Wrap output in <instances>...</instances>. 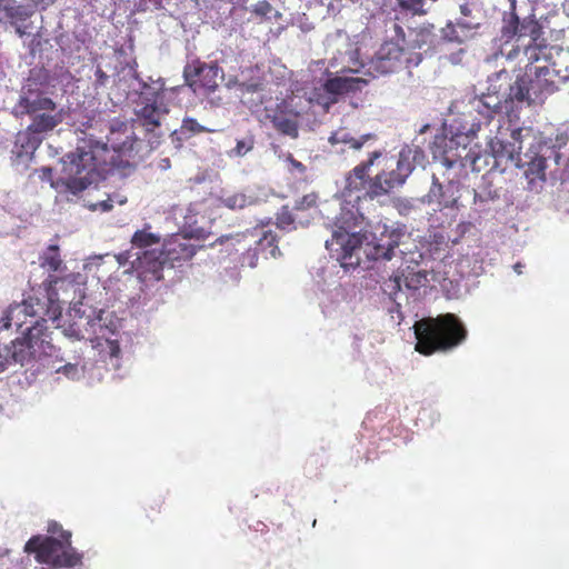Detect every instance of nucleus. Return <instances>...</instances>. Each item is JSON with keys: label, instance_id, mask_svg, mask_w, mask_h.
<instances>
[{"label": "nucleus", "instance_id": "obj_1", "mask_svg": "<svg viewBox=\"0 0 569 569\" xmlns=\"http://www.w3.org/2000/svg\"><path fill=\"white\" fill-rule=\"evenodd\" d=\"M67 280L68 277L49 274L42 283L46 290V300L30 296L21 303L9 306L0 318V329H8L14 325L20 330L28 325L22 330V337L11 342V357L16 362L23 366L42 353H48V349H52L47 340L49 336L46 317L49 315L50 308L58 301L59 286Z\"/></svg>", "mask_w": 569, "mask_h": 569}, {"label": "nucleus", "instance_id": "obj_2", "mask_svg": "<svg viewBox=\"0 0 569 569\" xmlns=\"http://www.w3.org/2000/svg\"><path fill=\"white\" fill-rule=\"evenodd\" d=\"M365 218L352 212L342 213L340 226L333 231L326 248L338 252L341 264H353L352 256L363 247V252L371 260H391L395 249L399 247L402 233L396 229L385 230L379 238L362 229Z\"/></svg>", "mask_w": 569, "mask_h": 569}, {"label": "nucleus", "instance_id": "obj_3", "mask_svg": "<svg viewBox=\"0 0 569 569\" xmlns=\"http://www.w3.org/2000/svg\"><path fill=\"white\" fill-rule=\"evenodd\" d=\"M104 151V146L89 149L77 147L73 152L62 158V177L53 179V170L50 167H42L39 169V178L41 181L50 182L59 192L77 196L102 177L104 161H101L98 154Z\"/></svg>", "mask_w": 569, "mask_h": 569}, {"label": "nucleus", "instance_id": "obj_4", "mask_svg": "<svg viewBox=\"0 0 569 569\" xmlns=\"http://www.w3.org/2000/svg\"><path fill=\"white\" fill-rule=\"evenodd\" d=\"M417 339L415 350L423 356L448 352L462 345L468 330L455 313L427 317L413 326Z\"/></svg>", "mask_w": 569, "mask_h": 569}, {"label": "nucleus", "instance_id": "obj_5", "mask_svg": "<svg viewBox=\"0 0 569 569\" xmlns=\"http://www.w3.org/2000/svg\"><path fill=\"white\" fill-rule=\"evenodd\" d=\"M24 551L34 553L36 560L53 568H73L82 563V555L71 546V532H63L61 539L52 536H33Z\"/></svg>", "mask_w": 569, "mask_h": 569}, {"label": "nucleus", "instance_id": "obj_6", "mask_svg": "<svg viewBox=\"0 0 569 569\" xmlns=\"http://www.w3.org/2000/svg\"><path fill=\"white\" fill-rule=\"evenodd\" d=\"M510 86L509 97L512 101L528 104L542 103L543 100L557 90L556 71L549 66L529 68Z\"/></svg>", "mask_w": 569, "mask_h": 569}, {"label": "nucleus", "instance_id": "obj_7", "mask_svg": "<svg viewBox=\"0 0 569 569\" xmlns=\"http://www.w3.org/2000/svg\"><path fill=\"white\" fill-rule=\"evenodd\" d=\"M18 107L22 113L30 116L32 130L46 134L62 123L64 119L63 109H59L57 103L43 93L21 97Z\"/></svg>", "mask_w": 569, "mask_h": 569}, {"label": "nucleus", "instance_id": "obj_8", "mask_svg": "<svg viewBox=\"0 0 569 569\" xmlns=\"http://www.w3.org/2000/svg\"><path fill=\"white\" fill-rule=\"evenodd\" d=\"M502 33L505 37L511 38L517 36L519 39L529 37V42L525 46V56L530 64L547 60L548 46L542 36V27L532 18H526L521 22L519 18L512 12L509 19L506 20Z\"/></svg>", "mask_w": 569, "mask_h": 569}, {"label": "nucleus", "instance_id": "obj_9", "mask_svg": "<svg viewBox=\"0 0 569 569\" xmlns=\"http://www.w3.org/2000/svg\"><path fill=\"white\" fill-rule=\"evenodd\" d=\"M415 169L413 150L403 147L396 161V168H387L376 174L372 191L379 197L389 194L393 189L405 184Z\"/></svg>", "mask_w": 569, "mask_h": 569}, {"label": "nucleus", "instance_id": "obj_10", "mask_svg": "<svg viewBox=\"0 0 569 569\" xmlns=\"http://www.w3.org/2000/svg\"><path fill=\"white\" fill-rule=\"evenodd\" d=\"M382 156L380 150H375L369 153L368 159L358 163L352 170H350L346 174L345 187H343V196L351 197L356 194L358 200L360 199H376L379 198L372 191L373 182H376V176L370 177L369 170L375 164L376 160H378Z\"/></svg>", "mask_w": 569, "mask_h": 569}, {"label": "nucleus", "instance_id": "obj_11", "mask_svg": "<svg viewBox=\"0 0 569 569\" xmlns=\"http://www.w3.org/2000/svg\"><path fill=\"white\" fill-rule=\"evenodd\" d=\"M208 232L201 227H191L186 233H174L164 240L162 244L161 256L163 260L171 267L190 260L196 251L197 246L191 242L192 238L198 240L206 239Z\"/></svg>", "mask_w": 569, "mask_h": 569}, {"label": "nucleus", "instance_id": "obj_12", "mask_svg": "<svg viewBox=\"0 0 569 569\" xmlns=\"http://www.w3.org/2000/svg\"><path fill=\"white\" fill-rule=\"evenodd\" d=\"M183 77L193 91L203 89L206 92H213L218 88V79L221 78L217 64L200 60L188 63L183 69Z\"/></svg>", "mask_w": 569, "mask_h": 569}, {"label": "nucleus", "instance_id": "obj_13", "mask_svg": "<svg viewBox=\"0 0 569 569\" xmlns=\"http://www.w3.org/2000/svg\"><path fill=\"white\" fill-rule=\"evenodd\" d=\"M522 131V128L512 129L510 133L511 141H506L499 136L491 139L489 146L493 157L497 160L507 159L516 167H525L521 158Z\"/></svg>", "mask_w": 569, "mask_h": 569}, {"label": "nucleus", "instance_id": "obj_14", "mask_svg": "<svg viewBox=\"0 0 569 569\" xmlns=\"http://www.w3.org/2000/svg\"><path fill=\"white\" fill-rule=\"evenodd\" d=\"M403 49L395 41H385L370 60V69L379 74L395 72L401 64Z\"/></svg>", "mask_w": 569, "mask_h": 569}, {"label": "nucleus", "instance_id": "obj_15", "mask_svg": "<svg viewBox=\"0 0 569 569\" xmlns=\"http://www.w3.org/2000/svg\"><path fill=\"white\" fill-rule=\"evenodd\" d=\"M427 198L429 203H437L440 208L453 209L458 204V188L452 182L442 184L433 174Z\"/></svg>", "mask_w": 569, "mask_h": 569}, {"label": "nucleus", "instance_id": "obj_16", "mask_svg": "<svg viewBox=\"0 0 569 569\" xmlns=\"http://www.w3.org/2000/svg\"><path fill=\"white\" fill-rule=\"evenodd\" d=\"M141 107L136 111L140 124L148 132H153L161 126V119L168 114L169 109L163 102H140Z\"/></svg>", "mask_w": 569, "mask_h": 569}, {"label": "nucleus", "instance_id": "obj_17", "mask_svg": "<svg viewBox=\"0 0 569 569\" xmlns=\"http://www.w3.org/2000/svg\"><path fill=\"white\" fill-rule=\"evenodd\" d=\"M42 141L43 134L32 130V128L28 126L23 131L18 132L13 152L18 158H30L40 147Z\"/></svg>", "mask_w": 569, "mask_h": 569}, {"label": "nucleus", "instance_id": "obj_18", "mask_svg": "<svg viewBox=\"0 0 569 569\" xmlns=\"http://www.w3.org/2000/svg\"><path fill=\"white\" fill-rule=\"evenodd\" d=\"M367 83L368 81L360 77H333L325 81L323 89L330 94L339 96L360 91Z\"/></svg>", "mask_w": 569, "mask_h": 569}, {"label": "nucleus", "instance_id": "obj_19", "mask_svg": "<svg viewBox=\"0 0 569 569\" xmlns=\"http://www.w3.org/2000/svg\"><path fill=\"white\" fill-rule=\"evenodd\" d=\"M297 118L298 113L280 107H278L274 113L270 117L273 128L280 133L291 138H297L299 134Z\"/></svg>", "mask_w": 569, "mask_h": 569}, {"label": "nucleus", "instance_id": "obj_20", "mask_svg": "<svg viewBox=\"0 0 569 569\" xmlns=\"http://www.w3.org/2000/svg\"><path fill=\"white\" fill-rule=\"evenodd\" d=\"M168 264L161 256V251L157 254L154 251L146 250L142 256L137 257V270L147 277V273H151V278L160 280L162 278L163 266Z\"/></svg>", "mask_w": 569, "mask_h": 569}, {"label": "nucleus", "instance_id": "obj_21", "mask_svg": "<svg viewBox=\"0 0 569 569\" xmlns=\"http://www.w3.org/2000/svg\"><path fill=\"white\" fill-rule=\"evenodd\" d=\"M133 78L140 82L139 99L140 102H163L164 97V82L161 79L150 81H143L139 78L137 71H134Z\"/></svg>", "mask_w": 569, "mask_h": 569}, {"label": "nucleus", "instance_id": "obj_22", "mask_svg": "<svg viewBox=\"0 0 569 569\" xmlns=\"http://www.w3.org/2000/svg\"><path fill=\"white\" fill-rule=\"evenodd\" d=\"M377 134L375 133H365L360 137H353L350 132L345 129H340L335 131L330 138L329 142L335 146L338 143L347 144L352 150H360L365 144L370 141H376Z\"/></svg>", "mask_w": 569, "mask_h": 569}, {"label": "nucleus", "instance_id": "obj_23", "mask_svg": "<svg viewBox=\"0 0 569 569\" xmlns=\"http://www.w3.org/2000/svg\"><path fill=\"white\" fill-rule=\"evenodd\" d=\"M526 158L529 160H522V164H525V167L518 168L523 169V176L528 180V183L533 184L538 180L545 181L547 168L546 158L539 154H535L533 157L526 154Z\"/></svg>", "mask_w": 569, "mask_h": 569}, {"label": "nucleus", "instance_id": "obj_24", "mask_svg": "<svg viewBox=\"0 0 569 569\" xmlns=\"http://www.w3.org/2000/svg\"><path fill=\"white\" fill-rule=\"evenodd\" d=\"M259 253L262 254L264 258H277L278 256H280V250L278 247V237L271 230L263 231L260 238L258 239L253 256L257 257V254Z\"/></svg>", "mask_w": 569, "mask_h": 569}, {"label": "nucleus", "instance_id": "obj_25", "mask_svg": "<svg viewBox=\"0 0 569 569\" xmlns=\"http://www.w3.org/2000/svg\"><path fill=\"white\" fill-rule=\"evenodd\" d=\"M443 39L450 42L463 43L473 37L471 26L465 22H449L442 29Z\"/></svg>", "mask_w": 569, "mask_h": 569}, {"label": "nucleus", "instance_id": "obj_26", "mask_svg": "<svg viewBox=\"0 0 569 569\" xmlns=\"http://www.w3.org/2000/svg\"><path fill=\"white\" fill-rule=\"evenodd\" d=\"M39 260L40 266L50 272L59 271L63 263L57 244H50L40 256Z\"/></svg>", "mask_w": 569, "mask_h": 569}, {"label": "nucleus", "instance_id": "obj_27", "mask_svg": "<svg viewBox=\"0 0 569 569\" xmlns=\"http://www.w3.org/2000/svg\"><path fill=\"white\" fill-rule=\"evenodd\" d=\"M301 219L302 217L292 211V208L290 209L289 206H282L277 214V227L282 230H292L296 229L297 221L302 224Z\"/></svg>", "mask_w": 569, "mask_h": 569}, {"label": "nucleus", "instance_id": "obj_28", "mask_svg": "<svg viewBox=\"0 0 569 569\" xmlns=\"http://www.w3.org/2000/svg\"><path fill=\"white\" fill-rule=\"evenodd\" d=\"M428 0H396L397 7L403 13H409L411 16H423L428 12V8H426ZM431 2H436L437 0H430Z\"/></svg>", "mask_w": 569, "mask_h": 569}, {"label": "nucleus", "instance_id": "obj_29", "mask_svg": "<svg viewBox=\"0 0 569 569\" xmlns=\"http://www.w3.org/2000/svg\"><path fill=\"white\" fill-rule=\"evenodd\" d=\"M160 240H161L160 236H158L153 232H150L147 229H142V230H137L133 233V236L131 238V243L136 248L146 249V248H149V247L160 243Z\"/></svg>", "mask_w": 569, "mask_h": 569}, {"label": "nucleus", "instance_id": "obj_30", "mask_svg": "<svg viewBox=\"0 0 569 569\" xmlns=\"http://www.w3.org/2000/svg\"><path fill=\"white\" fill-rule=\"evenodd\" d=\"M180 132L186 138H190L204 132H213V130L201 126L194 118L186 117L182 120Z\"/></svg>", "mask_w": 569, "mask_h": 569}, {"label": "nucleus", "instance_id": "obj_31", "mask_svg": "<svg viewBox=\"0 0 569 569\" xmlns=\"http://www.w3.org/2000/svg\"><path fill=\"white\" fill-rule=\"evenodd\" d=\"M318 202V194L316 192H311L308 194H305L299 200L295 202V206L292 207V211H295L298 216H301L305 218L306 216L303 213L308 212L311 209L317 208Z\"/></svg>", "mask_w": 569, "mask_h": 569}, {"label": "nucleus", "instance_id": "obj_32", "mask_svg": "<svg viewBox=\"0 0 569 569\" xmlns=\"http://www.w3.org/2000/svg\"><path fill=\"white\" fill-rule=\"evenodd\" d=\"M427 281V274L422 271H409L403 274L405 286L409 290H418Z\"/></svg>", "mask_w": 569, "mask_h": 569}, {"label": "nucleus", "instance_id": "obj_33", "mask_svg": "<svg viewBox=\"0 0 569 569\" xmlns=\"http://www.w3.org/2000/svg\"><path fill=\"white\" fill-rule=\"evenodd\" d=\"M250 11L257 17L263 19H270L271 16L280 17V13H278V11L274 10L271 3L266 0L259 1L256 4H253Z\"/></svg>", "mask_w": 569, "mask_h": 569}, {"label": "nucleus", "instance_id": "obj_34", "mask_svg": "<svg viewBox=\"0 0 569 569\" xmlns=\"http://www.w3.org/2000/svg\"><path fill=\"white\" fill-rule=\"evenodd\" d=\"M4 10L8 18L18 21H26L32 14V11L26 6L6 7Z\"/></svg>", "mask_w": 569, "mask_h": 569}, {"label": "nucleus", "instance_id": "obj_35", "mask_svg": "<svg viewBox=\"0 0 569 569\" xmlns=\"http://www.w3.org/2000/svg\"><path fill=\"white\" fill-rule=\"evenodd\" d=\"M254 147V137L252 134L247 136L243 139L237 141L236 147L232 149L231 153L236 157H243L248 152H250Z\"/></svg>", "mask_w": 569, "mask_h": 569}, {"label": "nucleus", "instance_id": "obj_36", "mask_svg": "<svg viewBox=\"0 0 569 569\" xmlns=\"http://www.w3.org/2000/svg\"><path fill=\"white\" fill-rule=\"evenodd\" d=\"M499 198L498 190H492L491 184L483 187L481 191H473V202L482 203L489 200H495Z\"/></svg>", "mask_w": 569, "mask_h": 569}, {"label": "nucleus", "instance_id": "obj_37", "mask_svg": "<svg viewBox=\"0 0 569 569\" xmlns=\"http://www.w3.org/2000/svg\"><path fill=\"white\" fill-rule=\"evenodd\" d=\"M222 203L232 210L242 209L248 204V199L243 193H236L223 198Z\"/></svg>", "mask_w": 569, "mask_h": 569}, {"label": "nucleus", "instance_id": "obj_38", "mask_svg": "<svg viewBox=\"0 0 569 569\" xmlns=\"http://www.w3.org/2000/svg\"><path fill=\"white\" fill-rule=\"evenodd\" d=\"M416 39L413 48L421 49L425 44L431 46L433 42L435 34L431 29H421L420 31H415Z\"/></svg>", "mask_w": 569, "mask_h": 569}, {"label": "nucleus", "instance_id": "obj_39", "mask_svg": "<svg viewBox=\"0 0 569 569\" xmlns=\"http://www.w3.org/2000/svg\"><path fill=\"white\" fill-rule=\"evenodd\" d=\"M493 97L491 96H488L486 97L485 99H481L479 102L482 104V107L486 109V110H479V112L481 114H483L486 118L488 119H492L493 118V114L496 113H499L500 112V106H499V101H496L493 103H491V99Z\"/></svg>", "mask_w": 569, "mask_h": 569}, {"label": "nucleus", "instance_id": "obj_40", "mask_svg": "<svg viewBox=\"0 0 569 569\" xmlns=\"http://www.w3.org/2000/svg\"><path fill=\"white\" fill-rule=\"evenodd\" d=\"M137 143V139L133 138V137H127V139L120 143V144H112V149L116 151V152H119L121 154H124V156H130L131 152L133 151L134 149V144Z\"/></svg>", "mask_w": 569, "mask_h": 569}, {"label": "nucleus", "instance_id": "obj_41", "mask_svg": "<svg viewBox=\"0 0 569 569\" xmlns=\"http://www.w3.org/2000/svg\"><path fill=\"white\" fill-rule=\"evenodd\" d=\"M12 346L6 348V355L0 353V373L3 372L9 365L17 363L12 357Z\"/></svg>", "mask_w": 569, "mask_h": 569}, {"label": "nucleus", "instance_id": "obj_42", "mask_svg": "<svg viewBox=\"0 0 569 569\" xmlns=\"http://www.w3.org/2000/svg\"><path fill=\"white\" fill-rule=\"evenodd\" d=\"M350 62L351 64L348 67L350 72H359L360 68L365 67V63L358 58V49L350 53Z\"/></svg>", "mask_w": 569, "mask_h": 569}, {"label": "nucleus", "instance_id": "obj_43", "mask_svg": "<svg viewBox=\"0 0 569 569\" xmlns=\"http://www.w3.org/2000/svg\"><path fill=\"white\" fill-rule=\"evenodd\" d=\"M106 346L109 352V356L114 359H119L121 349L119 342L117 340H106Z\"/></svg>", "mask_w": 569, "mask_h": 569}, {"label": "nucleus", "instance_id": "obj_44", "mask_svg": "<svg viewBox=\"0 0 569 569\" xmlns=\"http://www.w3.org/2000/svg\"><path fill=\"white\" fill-rule=\"evenodd\" d=\"M288 162L290 164L291 172L297 171L300 174H303L306 172V166L302 162L295 159L291 154H289L288 157Z\"/></svg>", "mask_w": 569, "mask_h": 569}, {"label": "nucleus", "instance_id": "obj_45", "mask_svg": "<svg viewBox=\"0 0 569 569\" xmlns=\"http://www.w3.org/2000/svg\"><path fill=\"white\" fill-rule=\"evenodd\" d=\"M63 333H64V336H67L71 339H74V340H80L83 338L80 330L78 328H76L74 325H70L68 328H64Z\"/></svg>", "mask_w": 569, "mask_h": 569}, {"label": "nucleus", "instance_id": "obj_46", "mask_svg": "<svg viewBox=\"0 0 569 569\" xmlns=\"http://www.w3.org/2000/svg\"><path fill=\"white\" fill-rule=\"evenodd\" d=\"M163 503V499L160 497L152 499L148 507L146 508L147 516L150 517V511L160 512L161 506Z\"/></svg>", "mask_w": 569, "mask_h": 569}, {"label": "nucleus", "instance_id": "obj_47", "mask_svg": "<svg viewBox=\"0 0 569 569\" xmlns=\"http://www.w3.org/2000/svg\"><path fill=\"white\" fill-rule=\"evenodd\" d=\"M48 532L52 536L58 535V539H61L62 533L67 531L62 530L61 526L58 522L52 521L48 525Z\"/></svg>", "mask_w": 569, "mask_h": 569}, {"label": "nucleus", "instance_id": "obj_48", "mask_svg": "<svg viewBox=\"0 0 569 569\" xmlns=\"http://www.w3.org/2000/svg\"><path fill=\"white\" fill-rule=\"evenodd\" d=\"M96 82L99 86H104L108 80V74L102 70V68L98 67L94 72Z\"/></svg>", "mask_w": 569, "mask_h": 569}, {"label": "nucleus", "instance_id": "obj_49", "mask_svg": "<svg viewBox=\"0 0 569 569\" xmlns=\"http://www.w3.org/2000/svg\"><path fill=\"white\" fill-rule=\"evenodd\" d=\"M388 288L391 289V292L396 293L401 288V279L400 277H395L393 279H390V283L387 284Z\"/></svg>", "mask_w": 569, "mask_h": 569}, {"label": "nucleus", "instance_id": "obj_50", "mask_svg": "<svg viewBox=\"0 0 569 569\" xmlns=\"http://www.w3.org/2000/svg\"><path fill=\"white\" fill-rule=\"evenodd\" d=\"M61 370L66 376L76 375L78 371L77 366L70 363L63 366L61 369L58 370V372H60Z\"/></svg>", "mask_w": 569, "mask_h": 569}, {"label": "nucleus", "instance_id": "obj_51", "mask_svg": "<svg viewBox=\"0 0 569 569\" xmlns=\"http://www.w3.org/2000/svg\"><path fill=\"white\" fill-rule=\"evenodd\" d=\"M129 258H130L129 251H123L117 256V259L120 264H124L129 260Z\"/></svg>", "mask_w": 569, "mask_h": 569}, {"label": "nucleus", "instance_id": "obj_52", "mask_svg": "<svg viewBox=\"0 0 569 569\" xmlns=\"http://www.w3.org/2000/svg\"><path fill=\"white\" fill-rule=\"evenodd\" d=\"M156 7V9L160 10L164 8V0H151Z\"/></svg>", "mask_w": 569, "mask_h": 569}, {"label": "nucleus", "instance_id": "obj_53", "mask_svg": "<svg viewBox=\"0 0 569 569\" xmlns=\"http://www.w3.org/2000/svg\"><path fill=\"white\" fill-rule=\"evenodd\" d=\"M101 207L103 210H109L112 208V206L108 201L101 202Z\"/></svg>", "mask_w": 569, "mask_h": 569}, {"label": "nucleus", "instance_id": "obj_54", "mask_svg": "<svg viewBox=\"0 0 569 569\" xmlns=\"http://www.w3.org/2000/svg\"><path fill=\"white\" fill-rule=\"evenodd\" d=\"M258 84H251L248 87V91H257L258 90Z\"/></svg>", "mask_w": 569, "mask_h": 569}, {"label": "nucleus", "instance_id": "obj_55", "mask_svg": "<svg viewBox=\"0 0 569 569\" xmlns=\"http://www.w3.org/2000/svg\"><path fill=\"white\" fill-rule=\"evenodd\" d=\"M249 264L250 267H256V261H251Z\"/></svg>", "mask_w": 569, "mask_h": 569}]
</instances>
